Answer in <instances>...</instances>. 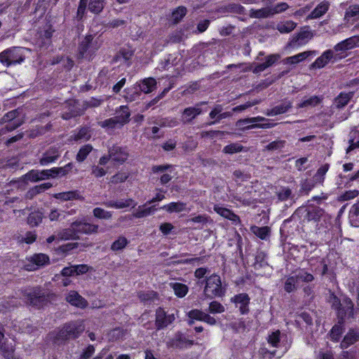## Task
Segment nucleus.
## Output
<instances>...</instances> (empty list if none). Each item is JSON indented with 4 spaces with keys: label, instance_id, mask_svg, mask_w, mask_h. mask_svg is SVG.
I'll return each instance as SVG.
<instances>
[{
    "label": "nucleus",
    "instance_id": "1",
    "mask_svg": "<svg viewBox=\"0 0 359 359\" xmlns=\"http://www.w3.org/2000/svg\"><path fill=\"white\" fill-rule=\"evenodd\" d=\"M28 50L22 47L8 48L0 53V62L6 67L21 64Z\"/></svg>",
    "mask_w": 359,
    "mask_h": 359
},
{
    "label": "nucleus",
    "instance_id": "2",
    "mask_svg": "<svg viewBox=\"0 0 359 359\" xmlns=\"http://www.w3.org/2000/svg\"><path fill=\"white\" fill-rule=\"evenodd\" d=\"M156 85V81L154 78H147L144 79L138 86H134L125 90V98L128 101H133L138 96V90L149 93L152 92Z\"/></svg>",
    "mask_w": 359,
    "mask_h": 359
},
{
    "label": "nucleus",
    "instance_id": "3",
    "mask_svg": "<svg viewBox=\"0 0 359 359\" xmlns=\"http://www.w3.org/2000/svg\"><path fill=\"white\" fill-rule=\"evenodd\" d=\"M204 294L210 298L222 297L224 294V290L222 287L220 277L217 274H212L206 280L204 288Z\"/></svg>",
    "mask_w": 359,
    "mask_h": 359
},
{
    "label": "nucleus",
    "instance_id": "4",
    "mask_svg": "<svg viewBox=\"0 0 359 359\" xmlns=\"http://www.w3.org/2000/svg\"><path fill=\"white\" fill-rule=\"evenodd\" d=\"M83 321L79 320L66 324L58 332L60 339H74L78 337L84 330Z\"/></svg>",
    "mask_w": 359,
    "mask_h": 359
},
{
    "label": "nucleus",
    "instance_id": "5",
    "mask_svg": "<svg viewBox=\"0 0 359 359\" xmlns=\"http://www.w3.org/2000/svg\"><path fill=\"white\" fill-rule=\"evenodd\" d=\"M264 121H266V118L259 116L240 119L236 122V126L242 128L243 130H249L252 128H270L273 126V124L269 123L262 124L257 123V122Z\"/></svg>",
    "mask_w": 359,
    "mask_h": 359
},
{
    "label": "nucleus",
    "instance_id": "6",
    "mask_svg": "<svg viewBox=\"0 0 359 359\" xmlns=\"http://www.w3.org/2000/svg\"><path fill=\"white\" fill-rule=\"evenodd\" d=\"M18 115L17 110H13L8 112L2 118V122L6 123L4 128L0 130V135L5 134L8 131H12L19 127L22 122L16 119Z\"/></svg>",
    "mask_w": 359,
    "mask_h": 359
},
{
    "label": "nucleus",
    "instance_id": "7",
    "mask_svg": "<svg viewBox=\"0 0 359 359\" xmlns=\"http://www.w3.org/2000/svg\"><path fill=\"white\" fill-rule=\"evenodd\" d=\"M49 260V257L46 254H35L27 258V263L25 264V268L27 271H35L39 267L47 265Z\"/></svg>",
    "mask_w": 359,
    "mask_h": 359
},
{
    "label": "nucleus",
    "instance_id": "8",
    "mask_svg": "<svg viewBox=\"0 0 359 359\" xmlns=\"http://www.w3.org/2000/svg\"><path fill=\"white\" fill-rule=\"evenodd\" d=\"M154 173L160 175V181L162 184H165L169 182L173 176L172 166L171 165H159L152 167Z\"/></svg>",
    "mask_w": 359,
    "mask_h": 359
},
{
    "label": "nucleus",
    "instance_id": "9",
    "mask_svg": "<svg viewBox=\"0 0 359 359\" xmlns=\"http://www.w3.org/2000/svg\"><path fill=\"white\" fill-rule=\"evenodd\" d=\"M73 227L76 229V233L95 234L99 231V226L85 222L76 220L73 222Z\"/></svg>",
    "mask_w": 359,
    "mask_h": 359
},
{
    "label": "nucleus",
    "instance_id": "10",
    "mask_svg": "<svg viewBox=\"0 0 359 359\" xmlns=\"http://www.w3.org/2000/svg\"><path fill=\"white\" fill-rule=\"evenodd\" d=\"M175 318L174 314H167L165 311L158 308L156 312V326L158 330L163 329L171 324Z\"/></svg>",
    "mask_w": 359,
    "mask_h": 359
},
{
    "label": "nucleus",
    "instance_id": "11",
    "mask_svg": "<svg viewBox=\"0 0 359 359\" xmlns=\"http://www.w3.org/2000/svg\"><path fill=\"white\" fill-rule=\"evenodd\" d=\"M313 36V33L309 30L301 31L294 35L288 43L289 46L298 47L308 43Z\"/></svg>",
    "mask_w": 359,
    "mask_h": 359
},
{
    "label": "nucleus",
    "instance_id": "12",
    "mask_svg": "<svg viewBox=\"0 0 359 359\" xmlns=\"http://www.w3.org/2000/svg\"><path fill=\"white\" fill-rule=\"evenodd\" d=\"M66 301L71 305L80 309H85L88 304V302L75 290H71L67 293Z\"/></svg>",
    "mask_w": 359,
    "mask_h": 359
},
{
    "label": "nucleus",
    "instance_id": "13",
    "mask_svg": "<svg viewBox=\"0 0 359 359\" xmlns=\"http://www.w3.org/2000/svg\"><path fill=\"white\" fill-rule=\"evenodd\" d=\"M109 154L112 161L119 164L124 163L128 158V151L125 149L118 146L111 148L109 151Z\"/></svg>",
    "mask_w": 359,
    "mask_h": 359
},
{
    "label": "nucleus",
    "instance_id": "14",
    "mask_svg": "<svg viewBox=\"0 0 359 359\" xmlns=\"http://www.w3.org/2000/svg\"><path fill=\"white\" fill-rule=\"evenodd\" d=\"M202 112L201 109L199 107L198 104L195 107H189L185 108L181 116V121L184 124L191 123L197 116L201 114Z\"/></svg>",
    "mask_w": 359,
    "mask_h": 359
},
{
    "label": "nucleus",
    "instance_id": "15",
    "mask_svg": "<svg viewBox=\"0 0 359 359\" xmlns=\"http://www.w3.org/2000/svg\"><path fill=\"white\" fill-rule=\"evenodd\" d=\"M317 52L316 50H307L295 55L287 57L283 60L285 65H297L311 55H316Z\"/></svg>",
    "mask_w": 359,
    "mask_h": 359
},
{
    "label": "nucleus",
    "instance_id": "16",
    "mask_svg": "<svg viewBox=\"0 0 359 359\" xmlns=\"http://www.w3.org/2000/svg\"><path fill=\"white\" fill-rule=\"evenodd\" d=\"M231 301L236 304L239 305V309L242 314L247 313L248 312V304L250 302V298L245 293L238 294L231 299Z\"/></svg>",
    "mask_w": 359,
    "mask_h": 359
},
{
    "label": "nucleus",
    "instance_id": "17",
    "mask_svg": "<svg viewBox=\"0 0 359 359\" xmlns=\"http://www.w3.org/2000/svg\"><path fill=\"white\" fill-rule=\"evenodd\" d=\"M359 340V329H351L344 336L340 346L346 348Z\"/></svg>",
    "mask_w": 359,
    "mask_h": 359
},
{
    "label": "nucleus",
    "instance_id": "18",
    "mask_svg": "<svg viewBox=\"0 0 359 359\" xmlns=\"http://www.w3.org/2000/svg\"><path fill=\"white\" fill-rule=\"evenodd\" d=\"M338 315L341 320L349 318L353 315V304L349 299L344 300L341 306L338 310Z\"/></svg>",
    "mask_w": 359,
    "mask_h": 359
},
{
    "label": "nucleus",
    "instance_id": "19",
    "mask_svg": "<svg viewBox=\"0 0 359 359\" xmlns=\"http://www.w3.org/2000/svg\"><path fill=\"white\" fill-rule=\"evenodd\" d=\"M60 156V151L55 147L48 149L40 158L39 163L41 165H46L54 162Z\"/></svg>",
    "mask_w": 359,
    "mask_h": 359
},
{
    "label": "nucleus",
    "instance_id": "20",
    "mask_svg": "<svg viewBox=\"0 0 359 359\" xmlns=\"http://www.w3.org/2000/svg\"><path fill=\"white\" fill-rule=\"evenodd\" d=\"M214 210L220 216L232 221L233 223L236 224L240 221L238 216L228 208L216 205L214 206Z\"/></svg>",
    "mask_w": 359,
    "mask_h": 359
},
{
    "label": "nucleus",
    "instance_id": "21",
    "mask_svg": "<svg viewBox=\"0 0 359 359\" xmlns=\"http://www.w3.org/2000/svg\"><path fill=\"white\" fill-rule=\"evenodd\" d=\"M168 346L179 348H184L193 345V342L187 339L181 334L175 335V338L168 343Z\"/></svg>",
    "mask_w": 359,
    "mask_h": 359
},
{
    "label": "nucleus",
    "instance_id": "22",
    "mask_svg": "<svg viewBox=\"0 0 359 359\" xmlns=\"http://www.w3.org/2000/svg\"><path fill=\"white\" fill-rule=\"evenodd\" d=\"M332 57L333 52L331 50H327L315 60L312 66L318 69L323 68L329 62Z\"/></svg>",
    "mask_w": 359,
    "mask_h": 359
},
{
    "label": "nucleus",
    "instance_id": "23",
    "mask_svg": "<svg viewBox=\"0 0 359 359\" xmlns=\"http://www.w3.org/2000/svg\"><path fill=\"white\" fill-rule=\"evenodd\" d=\"M100 126L102 128H107L108 129H114L116 128H121L124 124H126V119L121 118H116V116L107 119L104 121H102Z\"/></svg>",
    "mask_w": 359,
    "mask_h": 359
},
{
    "label": "nucleus",
    "instance_id": "24",
    "mask_svg": "<svg viewBox=\"0 0 359 359\" xmlns=\"http://www.w3.org/2000/svg\"><path fill=\"white\" fill-rule=\"evenodd\" d=\"M329 4L323 1L319 4L314 10L309 15L308 19H317L323 16L329 9Z\"/></svg>",
    "mask_w": 359,
    "mask_h": 359
},
{
    "label": "nucleus",
    "instance_id": "25",
    "mask_svg": "<svg viewBox=\"0 0 359 359\" xmlns=\"http://www.w3.org/2000/svg\"><path fill=\"white\" fill-rule=\"evenodd\" d=\"M344 20L347 22L359 20V5L350 6L345 12Z\"/></svg>",
    "mask_w": 359,
    "mask_h": 359
},
{
    "label": "nucleus",
    "instance_id": "26",
    "mask_svg": "<svg viewBox=\"0 0 359 359\" xmlns=\"http://www.w3.org/2000/svg\"><path fill=\"white\" fill-rule=\"evenodd\" d=\"M55 198L62 201L83 200L78 191H70L56 194Z\"/></svg>",
    "mask_w": 359,
    "mask_h": 359
},
{
    "label": "nucleus",
    "instance_id": "27",
    "mask_svg": "<svg viewBox=\"0 0 359 359\" xmlns=\"http://www.w3.org/2000/svg\"><path fill=\"white\" fill-rule=\"evenodd\" d=\"M324 215V212L322 209L316 207L309 209L305 215V219L308 222L318 221Z\"/></svg>",
    "mask_w": 359,
    "mask_h": 359
},
{
    "label": "nucleus",
    "instance_id": "28",
    "mask_svg": "<svg viewBox=\"0 0 359 359\" xmlns=\"http://www.w3.org/2000/svg\"><path fill=\"white\" fill-rule=\"evenodd\" d=\"M292 107L290 102H285L280 105L273 107L271 109L267 110L266 114L267 116H276L287 112Z\"/></svg>",
    "mask_w": 359,
    "mask_h": 359
},
{
    "label": "nucleus",
    "instance_id": "29",
    "mask_svg": "<svg viewBox=\"0 0 359 359\" xmlns=\"http://www.w3.org/2000/svg\"><path fill=\"white\" fill-rule=\"evenodd\" d=\"M354 92L341 93L334 100L335 105L338 108L345 107L353 97Z\"/></svg>",
    "mask_w": 359,
    "mask_h": 359
},
{
    "label": "nucleus",
    "instance_id": "30",
    "mask_svg": "<svg viewBox=\"0 0 359 359\" xmlns=\"http://www.w3.org/2000/svg\"><path fill=\"white\" fill-rule=\"evenodd\" d=\"M348 219L351 226L359 227V202L355 203L351 208Z\"/></svg>",
    "mask_w": 359,
    "mask_h": 359
},
{
    "label": "nucleus",
    "instance_id": "31",
    "mask_svg": "<svg viewBox=\"0 0 359 359\" xmlns=\"http://www.w3.org/2000/svg\"><path fill=\"white\" fill-rule=\"evenodd\" d=\"M170 213L180 212L186 209V204L182 202H172L161 208Z\"/></svg>",
    "mask_w": 359,
    "mask_h": 359
},
{
    "label": "nucleus",
    "instance_id": "32",
    "mask_svg": "<svg viewBox=\"0 0 359 359\" xmlns=\"http://www.w3.org/2000/svg\"><path fill=\"white\" fill-rule=\"evenodd\" d=\"M43 218V213L41 211H34L27 217V224L32 227L37 226L41 223Z\"/></svg>",
    "mask_w": 359,
    "mask_h": 359
},
{
    "label": "nucleus",
    "instance_id": "33",
    "mask_svg": "<svg viewBox=\"0 0 359 359\" xmlns=\"http://www.w3.org/2000/svg\"><path fill=\"white\" fill-rule=\"evenodd\" d=\"M3 339L4 334L0 330V353H2L6 359H14V356L13 355V346L12 345L8 346L6 343H2L1 341Z\"/></svg>",
    "mask_w": 359,
    "mask_h": 359
},
{
    "label": "nucleus",
    "instance_id": "34",
    "mask_svg": "<svg viewBox=\"0 0 359 359\" xmlns=\"http://www.w3.org/2000/svg\"><path fill=\"white\" fill-rule=\"evenodd\" d=\"M147 204L148 203H147L143 205L139 206L134 212L133 217L136 218H142L152 214L155 211L154 206L147 207Z\"/></svg>",
    "mask_w": 359,
    "mask_h": 359
},
{
    "label": "nucleus",
    "instance_id": "35",
    "mask_svg": "<svg viewBox=\"0 0 359 359\" xmlns=\"http://www.w3.org/2000/svg\"><path fill=\"white\" fill-rule=\"evenodd\" d=\"M78 238L76 229L73 227V223L68 229H63L58 233V240H70Z\"/></svg>",
    "mask_w": 359,
    "mask_h": 359
},
{
    "label": "nucleus",
    "instance_id": "36",
    "mask_svg": "<svg viewBox=\"0 0 359 359\" xmlns=\"http://www.w3.org/2000/svg\"><path fill=\"white\" fill-rule=\"evenodd\" d=\"M271 15L270 7H265L260 9H250L249 16L252 18H266Z\"/></svg>",
    "mask_w": 359,
    "mask_h": 359
},
{
    "label": "nucleus",
    "instance_id": "37",
    "mask_svg": "<svg viewBox=\"0 0 359 359\" xmlns=\"http://www.w3.org/2000/svg\"><path fill=\"white\" fill-rule=\"evenodd\" d=\"M242 151H247V150L238 142L231 143L225 146L222 149L223 153L231 155Z\"/></svg>",
    "mask_w": 359,
    "mask_h": 359
},
{
    "label": "nucleus",
    "instance_id": "38",
    "mask_svg": "<svg viewBox=\"0 0 359 359\" xmlns=\"http://www.w3.org/2000/svg\"><path fill=\"white\" fill-rule=\"evenodd\" d=\"M170 287L173 290L176 296L180 298L184 297L188 292V287L180 283H170Z\"/></svg>",
    "mask_w": 359,
    "mask_h": 359
},
{
    "label": "nucleus",
    "instance_id": "39",
    "mask_svg": "<svg viewBox=\"0 0 359 359\" xmlns=\"http://www.w3.org/2000/svg\"><path fill=\"white\" fill-rule=\"evenodd\" d=\"M296 27L297 23L292 20H287L278 23L276 28L281 34H286L291 32Z\"/></svg>",
    "mask_w": 359,
    "mask_h": 359
},
{
    "label": "nucleus",
    "instance_id": "40",
    "mask_svg": "<svg viewBox=\"0 0 359 359\" xmlns=\"http://www.w3.org/2000/svg\"><path fill=\"white\" fill-rule=\"evenodd\" d=\"M205 313L198 310L193 309L188 313L189 321L188 324L192 325L194 323V320L203 321Z\"/></svg>",
    "mask_w": 359,
    "mask_h": 359
},
{
    "label": "nucleus",
    "instance_id": "41",
    "mask_svg": "<svg viewBox=\"0 0 359 359\" xmlns=\"http://www.w3.org/2000/svg\"><path fill=\"white\" fill-rule=\"evenodd\" d=\"M52 187V184L50 182L43 183L38 186L34 187L33 189L29 190L27 193V197L32 198L34 196L43 192L44 191L50 189Z\"/></svg>",
    "mask_w": 359,
    "mask_h": 359
},
{
    "label": "nucleus",
    "instance_id": "42",
    "mask_svg": "<svg viewBox=\"0 0 359 359\" xmlns=\"http://www.w3.org/2000/svg\"><path fill=\"white\" fill-rule=\"evenodd\" d=\"M322 97L316 95L311 96L309 98L304 100L298 104V107L304 108L308 107H315L322 101Z\"/></svg>",
    "mask_w": 359,
    "mask_h": 359
},
{
    "label": "nucleus",
    "instance_id": "43",
    "mask_svg": "<svg viewBox=\"0 0 359 359\" xmlns=\"http://www.w3.org/2000/svg\"><path fill=\"white\" fill-rule=\"evenodd\" d=\"M328 168H329L328 165L325 164V165L321 166L317 170L316 173L315 174V175L313 176V177L312 179L316 184H323V182H324L325 175L326 172H327Z\"/></svg>",
    "mask_w": 359,
    "mask_h": 359
},
{
    "label": "nucleus",
    "instance_id": "44",
    "mask_svg": "<svg viewBox=\"0 0 359 359\" xmlns=\"http://www.w3.org/2000/svg\"><path fill=\"white\" fill-rule=\"evenodd\" d=\"M251 230L255 235L262 240L266 239L270 232V229L268 226H252Z\"/></svg>",
    "mask_w": 359,
    "mask_h": 359
},
{
    "label": "nucleus",
    "instance_id": "45",
    "mask_svg": "<svg viewBox=\"0 0 359 359\" xmlns=\"http://www.w3.org/2000/svg\"><path fill=\"white\" fill-rule=\"evenodd\" d=\"M267 341L271 346L276 348L279 347L280 344V332L279 330L272 332L269 334Z\"/></svg>",
    "mask_w": 359,
    "mask_h": 359
},
{
    "label": "nucleus",
    "instance_id": "46",
    "mask_svg": "<svg viewBox=\"0 0 359 359\" xmlns=\"http://www.w3.org/2000/svg\"><path fill=\"white\" fill-rule=\"evenodd\" d=\"M93 150V147L90 144H86L83 146L79 151L76 155V161L79 162L83 161L88 155Z\"/></svg>",
    "mask_w": 359,
    "mask_h": 359
},
{
    "label": "nucleus",
    "instance_id": "47",
    "mask_svg": "<svg viewBox=\"0 0 359 359\" xmlns=\"http://www.w3.org/2000/svg\"><path fill=\"white\" fill-rule=\"evenodd\" d=\"M91 137V133L88 128H82L74 136V140L76 141L83 140L88 141Z\"/></svg>",
    "mask_w": 359,
    "mask_h": 359
},
{
    "label": "nucleus",
    "instance_id": "48",
    "mask_svg": "<svg viewBox=\"0 0 359 359\" xmlns=\"http://www.w3.org/2000/svg\"><path fill=\"white\" fill-rule=\"evenodd\" d=\"M104 8V0H90L88 9L94 13H100Z\"/></svg>",
    "mask_w": 359,
    "mask_h": 359
},
{
    "label": "nucleus",
    "instance_id": "49",
    "mask_svg": "<svg viewBox=\"0 0 359 359\" xmlns=\"http://www.w3.org/2000/svg\"><path fill=\"white\" fill-rule=\"evenodd\" d=\"M93 216L100 219H109L111 218L112 213L101 208H95L93 210Z\"/></svg>",
    "mask_w": 359,
    "mask_h": 359
},
{
    "label": "nucleus",
    "instance_id": "50",
    "mask_svg": "<svg viewBox=\"0 0 359 359\" xmlns=\"http://www.w3.org/2000/svg\"><path fill=\"white\" fill-rule=\"evenodd\" d=\"M137 205V203H135L132 198H126V199H121L118 201H116V209H123L126 208H128L130 206H132V208H135Z\"/></svg>",
    "mask_w": 359,
    "mask_h": 359
},
{
    "label": "nucleus",
    "instance_id": "51",
    "mask_svg": "<svg viewBox=\"0 0 359 359\" xmlns=\"http://www.w3.org/2000/svg\"><path fill=\"white\" fill-rule=\"evenodd\" d=\"M22 180L25 182L30 181L32 182H36L37 181L40 180V175H39V170H32L29 172H28L27 174H25L22 177Z\"/></svg>",
    "mask_w": 359,
    "mask_h": 359
},
{
    "label": "nucleus",
    "instance_id": "52",
    "mask_svg": "<svg viewBox=\"0 0 359 359\" xmlns=\"http://www.w3.org/2000/svg\"><path fill=\"white\" fill-rule=\"evenodd\" d=\"M298 282L296 276L287 278L285 283L284 289L287 292H291L296 290V283Z\"/></svg>",
    "mask_w": 359,
    "mask_h": 359
},
{
    "label": "nucleus",
    "instance_id": "53",
    "mask_svg": "<svg viewBox=\"0 0 359 359\" xmlns=\"http://www.w3.org/2000/svg\"><path fill=\"white\" fill-rule=\"evenodd\" d=\"M208 311L211 313H222L224 312L225 309L224 306L217 301H213L210 302L209 305Z\"/></svg>",
    "mask_w": 359,
    "mask_h": 359
},
{
    "label": "nucleus",
    "instance_id": "54",
    "mask_svg": "<svg viewBox=\"0 0 359 359\" xmlns=\"http://www.w3.org/2000/svg\"><path fill=\"white\" fill-rule=\"evenodd\" d=\"M128 244V241L125 237H119L111 245V249L117 251L123 249Z\"/></svg>",
    "mask_w": 359,
    "mask_h": 359
},
{
    "label": "nucleus",
    "instance_id": "55",
    "mask_svg": "<svg viewBox=\"0 0 359 359\" xmlns=\"http://www.w3.org/2000/svg\"><path fill=\"white\" fill-rule=\"evenodd\" d=\"M209 222V217L205 215H200L196 217H191L187 220V224L197 223L201 225H204Z\"/></svg>",
    "mask_w": 359,
    "mask_h": 359
},
{
    "label": "nucleus",
    "instance_id": "56",
    "mask_svg": "<svg viewBox=\"0 0 359 359\" xmlns=\"http://www.w3.org/2000/svg\"><path fill=\"white\" fill-rule=\"evenodd\" d=\"M187 9L185 7L180 6L172 12V19L175 23L180 21L182 18L186 15Z\"/></svg>",
    "mask_w": 359,
    "mask_h": 359
},
{
    "label": "nucleus",
    "instance_id": "57",
    "mask_svg": "<svg viewBox=\"0 0 359 359\" xmlns=\"http://www.w3.org/2000/svg\"><path fill=\"white\" fill-rule=\"evenodd\" d=\"M295 276L298 281L300 280L306 283L311 282L314 279L312 274L306 272L304 270L299 271Z\"/></svg>",
    "mask_w": 359,
    "mask_h": 359
},
{
    "label": "nucleus",
    "instance_id": "58",
    "mask_svg": "<svg viewBox=\"0 0 359 359\" xmlns=\"http://www.w3.org/2000/svg\"><path fill=\"white\" fill-rule=\"evenodd\" d=\"M116 117L118 118V119L121 118L126 119V123L129 121L130 112L126 106L120 107L119 110L116 111Z\"/></svg>",
    "mask_w": 359,
    "mask_h": 359
},
{
    "label": "nucleus",
    "instance_id": "59",
    "mask_svg": "<svg viewBox=\"0 0 359 359\" xmlns=\"http://www.w3.org/2000/svg\"><path fill=\"white\" fill-rule=\"evenodd\" d=\"M316 185V184L314 182V181L312 179L310 180H306L304 182H302L301 184V191L305 192L306 194H309L310 191H311L314 187Z\"/></svg>",
    "mask_w": 359,
    "mask_h": 359
},
{
    "label": "nucleus",
    "instance_id": "60",
    "mask_svg": "<svg viewBox=\"0 0 359 359\" xmlns=\"http://www.w3.org/2000/svg\"><path fill=\"white\" fill-rule=\"evenodd\" d=\"M359 191L356 189L346 191L339 196V200L341 201L351 200L357 197Z\"/></svg>",
    "mask_w": 359,
    "mask_h": 359
},
{
    "label": "nucleus",
    "instance_id": "61",
    "mask_svg": "<svg viewBox=\"0 0 359 359\" xmlns=\"http://www.w3.org/2000/svg\"><path fill=\"white\" fill-rule=\"evenodd\" d=\"M342 334V327L340 325H334L330 331V338L334 341H337Z\"/></svg>",
    "mask_w": 359,
    "mask_h": 359
},
{
    "label": "nucleus",
    "instance_id": "62",
    "mask_svg": "<svg viewBox=\"0 0 359 359\" xmlns=\"http://www.w3.org/2000/svg\"><path fill=\"white\" fill-rule=\"evenodd\" d=\"M128 177L126 172H118L111 177L110 182L112 184H118L125 182Z\"/></svg>",
    "mask_w": 359,
    "mask_h": 359
},
{
    "label": "nucleus",
    "instance_id": "63",
    "mask_svg": "<svg viewBox=\"0 0 359 359\" xmlns=\"http://www.w3.org/2000/svg\"><path fill=\"white\" fill-rule=\"evenodd\" d=\"M285 144V141L281 140H275V141L269 143L266 147V148L268 150H272V151L279 150V149L283 148Z\"/></svg>",
    "mask_w": 359,
    "mask_h": 359
},
{
    "label": "nucleus",
    "instance_id": "64",
    "mask_svg": "<svg viewBox=\"0 0 359 359\" xmlns=\"http://www.w3.org/2000/svg\"><path fill=\"white\" fill-rule=\"evenodd\" d=\"M292 196V190L288 187H283L278 193V198L280 201H286Z\"/></svg>",
    "mask_w": 359,
    "mask_h": 359
}]
</instances>
